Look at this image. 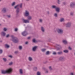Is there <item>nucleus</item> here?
<instances>
[{
    "mask_svg": "<svg viewBox=\"0 0 75 75\" xmlns=\"http://www.w3.org/2000/svg\"><path fill=\"white\" fill-rule=\"evenodd\" d=\"M5 47L6 48H8L10 47V46L7 44H6L5 45Z\"/></svg>",
    "mask_w": 75,
    "mask_h": 75,
    "instance_id": "f3484780",
    "label": "nucleus"
},
{
    "mask_svg": "<svg viewBox=\"0 0 75 75\" xmlns=\"http://www.w3.org/2000/svg\"><path fill=\"white\" fill-rule=\"evenodd\" d=\"M11 37L12 39V41L14 43H18L19 42V40L17 37H15L13 35L11 36Z\"/></svg>",
    "mask_w": 75,
    "mask_h": 75,
    "instance_id": "7ed1b4c3",
    "label": "nucleus"
},
{
    "mask_svg": "<svg viewBox=\"0 0 75 75\" xmlns=\"http://www.w3.org/2000/svg\"><path fill=\"white\" fill-rule=\"evenodd\" d=\"M11 72H12V69L11 68H9L6 70H2L1 71V74H11Z\"/></svg>",
    "mask_w": 75,
    "mask_h": 75,
    "instance_id": "f257e3e1",
    "label": "nucleus"
},
{
    "mask_svg": "<svg viewBox=\"0 0 75 75\" xmlns=\"http://www.w3.org/2000/svg\"><path fill=\"white\" fill-rule=\"evenodd\" d=\"M27 39H28V40L30 39V37H28V38Z\"/></svg>",
    "mask_w": 75,
    "mask_h": 75,
    "instance_id": "5fc2aeb1",
    "label": "nucleus"
},
{
    "mask_svg": "<svg viewBox=\"0 0 75 75\" xmlns=\"http://www.w3.org/2000/svg\"><path fill=\"white\" fill-rule=\"evenodd\" d=\"M26 28H27V27H26Z\"/></svg>",
    "mask_w": 75,
    "mask_h": 75,
    "instance_id": "0e129e2a",
    "label": "nucleus"
},
{
    "mask_svg": "<svg viewBox=\"0 0 75 75\" xmlns=\"http://www.w3.org/2000/svg\"><path fill=\"white\" fill-rule=\"evenodd\" d=\"M64 21V18H61L60 20V22H62V21Z\"/></svg>",
    "mask_w": 75,
    "mask_h": 75,
    "instance_id": "b1692460",
    "label": "nucleus"
},
{
    "mask_svg": "<svg viewBox=\"0 0 75 75\" xmlns=\"http://www.w3.org/2000/svg\"><path fill=\"white\" fill-rule=\"evenodd\" d=\"M52 8H55L56 11L57 13H59V10H60V8H59L57 7L56 6L54 5L52 6Z\"/></svg>",
    "mask_w": 75,
    "mask_h": 75,
    "instance_id": "20e7f679",
    "label": "nucleus"
},
{
    "mask_svg": "<svg viewBox=\"0 0 75 75\" xmlns=\"http://www.w3.org/2000/svg\"><path fill=\"white\" fill-rule=\"evenodd\" d=\"M39 41V42H40V41Z\"/></svg>",
    "mask_w": 75,
    "mask_h": 75,
    "instance_id": "338daca9",
    "label": "nucleus"
},
{
    "mask_svg": "<svg viewBox=\"0 0 75 75\" xmlns=\"http://www.w3.org/2000/svg\"><path fill=\"white\" fill-rule=\"evenodd\" d=\"M26 1H29V0H26Z\"/></svg>",
    "mask_w": 75,
    "mask_h": 75,
    "instance_id": "680f3d73",
    "label": "nucleus"
},
{
    "mask_svg": "<svg viewBox=\"0 0 75 75\" xmlns=\"http://www.w3.org/2000/svg\"><path fill=\"white\" fill-rule=\"evenodd\" d=\"M2 11L4 13H6V12H7V11H6V8H3Z\"/></svg>",
    "mask_w": 75,
    "mask_h": 75,
    "instance_id": "ddd939ff",
    "label": "nucleus"
},
{
    "mask_svg": "<svg viewBox=\"0 0 75 75\" xmlns=\"http://www.w3.org/2000/svg\"><path fill=\"white\" fill-rule=\"evenodd\" d=\"M27 19H25L24 18H22V20L24 23H30V21L29 20H31L32 19V17L31 16L29 15V16H27Z\"/></svg>",
    "mask_w": 75,
    "mask_h": 75,
    "instance_id": "f03ea898",
    "label": "nucleus"
},
{
    "mask_svg": "<svg viewBox=\"0 0 75 75\" xmlns=\"http://www.w3.org/2000/svg\"><path fill=\"white\" fill-rule=\"evenodd\" d=\"M18 6H19V5H16L14 7V8H15V9H16V8H17V7H18Z\"/></svg>",
    "mask_w": 75,
    "mask_h": 75,
    "instance_id": "c85d7f7f",
    "label": "nucleus"
},
{
    "mask_svg": "<svg viewBox=\"0 0 75 75\" xmlns=\"http://www.w3.org/2000/svg\"><path fill=\"white\" fill-rule=\"evenodd\" d=\"M25 44H28V42H25Z\"/></svg>",
    "mask_w": 75,
    "mask_h": 75,
    "instance_id": "4d7b16f0",
    "label": "nucleus"
},
{
    "mask_svg": "<svg viewBox=\"0 0 75 75\" xmlns=\"http://www.w3.org/2000/svg\"><path fill=\"white\" fill-rule=\"evenodd\" d=\"M63 4H64V5H65L66 4V2H63Z\"/></svg>",
    "mask_w": 75,
    "mask_h": 75,
    "instance_id": "c03bdc74",
    "label": "nucleus"
},
{
    "mask_svg": "<svg viewBox=\"0 0 75 75\" xmlns=\"http://www.w3.org/2000/svg\"><path fill=\"white\" fill-rule=\"evenodd\" d=\"M3 53V50H2L0 49V54Z\"/></svg>",
    "mask_w": 75,
    "mask_h": 75,
    "instance_id": "4c0bfd02",
    "label": "nucleus"
},
{
    "mask_svg": "<svg viewBox=\"0 0 75 75\" xmlns=\"http://www.w3.org/2000/svg\"><path fill=\"white\" fill-rule=\"evenodd\" d=\"M62 42L64 44H67V41L66 40H62Z\"/></svg>",
    "mask_w": 75,
    "mask_h": 75,
    "instance_id": "2eb2a0df",
    "label": "nucleus"
},
{
    "mask_svg": "<svg viewBox=\"0 0 75 75\" xmlns=\"http://www.w3.org/2000/svg\"><path fill=\"white\" fill-rule=\"evenodd\" d=\"M47 14H50V12L49 11H47Z\"/></svg>",
    "mask_w": 75,
    "mask_h": 75,
    "instance_id": "8fccbe9b",
    "label": "nucleus"
},
{
    "mask_svg": "<svg viewBox=\"0 0 75 75\" xmlns=\"http://www.w3.org/2000/svg\"><path fill=\"white\" fill-rule=\"evenodd\" d=\"M20 12V8H17L16 10V12L17 13L16 14V17H17L18 16V13Z\"/></svg>",
    "mask_w": 75,
    "mask_h": 75,
    "instance_id": "0eeeda50",
    "label": "nucleus"
},
{
    "mask_svg": "<svg viewBox=\"0 0 75 75\" xmlns=\"http://www.w3.org/2000/svg\"><path fill=\"white\" fill-rule=\"evenodd\" d=\"M59 0H58V2H57V3H58V4H60V3H59Z\"/></svg>",
    "mask_w": 75,
    "mask_h": 75,
    "instance_id": "de8ad7c7",
    "label": "nucleus"
},
{
    "mask_svg": "<svg viewBox=\"0 0 75 75\" xmlns=\"http://www.w3.org/2000/svg\"><path fill=\"white\" fill-rule=\"evenodd\" d=\"M45 68H43L44 69H45Z\"/></svg>",
    "mask_w": 75,
    "mask_h": 75,
    "instance_id": "e2e57ef3",
    "label": "nucleus"
},
{
    "mask_svg": "<svg viewBox=\"0 0 75 75\" xmlns=\"http://www.w3.org/2000/svg\"><path fill=\"white\" fill-rule=\"evenodd\" d=\"M70 75H74V73H71L70 74Z\"/></svg>",
    "mask_w": 75,
    "mask_h": 75,
    "instance_id": "603ef678",
    "label": "nucleus"
},
{
    "mask_svg": "<svg viewBox=\"0 0 75 75\" xmlns=\"http://www.w3.org/2000/svg\"><path fill=\"white\" fill-rule=\"evenodd\" d=\"M18 5H19L20 8H22V6H23L22 3L21 4H18Z\"/></svg>",
    "mask_w": 75,
    "mask_h": 75,
    "instance_id": "7c9ffc66",
    "label": "nucleus"
},
{
    "mask_svg": "<svg viewBox=\"0 0 75 75\" xmlns=\"http://www.w3.org/2000/svg\"><path fill=\"white\" fill-rule=\"evenodd\" d=\"M1 34L3 36H5L6 35V33L4 32H2Z\"/></svg>",
    "mask_w": 75,
    "mask_h": 75,
    "instance_id": "a211bd4d",
    "label": "nucleus"
},
{
    "mask_svg": "<svg viewBox=\"0 0 75 75\" xmlns=\"http://www.w3.org/2000/svg\"><path fill=\"white\" fill-rule=\"evenodd\" d=\"M73 68H75V66H73Z\"/></svg>",
    "mask_w": 75,
    "mask_h": 75,
    "instance_id": "6e6d98bb",
    "label": "nucleus"
},
{
    "mask_svg": "<svg viewBox=\"0 0 75 75\" xmlns=\"http://www.w3.org/2000/svg\"><path fill=\"white\" fill-rule=\"evenodd\" d=\"M41 30L43 33L45 31V30L44 28V27H41Z\"/></svg>",
    "mask_w": 75,
    "mask_h": 75,
    "instance_id": "dca6fc26",
    "label": "nucleus"
},
{
    "mask_svg": "<svg viewBox=\"0 0 75 75\" xmlns=\"http://www.w3.org/2000/svg\"><path fill=\"white\" fill-rule=\"evenodd\" d=\"M22 34L23 36H26L28 33L26 31H25L23 32H22Z\"/></svg>",
    "mask_w": 75,
    "mask_h": 75,
    "instance_id": "6e6552de",
    "label": "nucleus"
},
{
    "mask_svg": "<svg viewBox=\"0 0 75 75\" xmlns=\"http://www.w3.org/2000/svg\"><path fill=\"white\" fill-rule=\"evenodd\" d=\"M6 16L8 18H10L11 17V16L10 15H7Z\"/></svg>",
    "mask_w": 75,
    "mask_h": 75,
    "instance_id": "ea45409f",
    "label": "nucleus"
},
{
    "mask_svg": "<svg viewBox=\"0 0 75 75\" xmlns=\"http://www.w3.org/2000/svg\"><path fill=\"white\" fill-rule=\"evenodd\" d=\"M41 51L42 52H45V51H46V49H41Z\"/></svg>",
    "mask_w": 75,
    "mask_h": 75,
    "instance_id": "393cba45",
    "label": "nucleus"
},
{
    "mask_svg": "<svg viewBox=\"0 0 75 75\" xmlns=\"http://www.w3.org/2000/svg\"><path fill=\"white\" fill-rule=\"evenodd\" d=\"M49 69L50 71H52V68H51V66H50L49 67Z\"/></svg>",
    "mask_w": 75,
    "mask_h": 75,
    "instance_id": "f704fd0d",
    "label": "nucleus"
},
{
    "mask_svg": "<svg viewBox=\"0 0 75 75\" xmlns=\"http://www.w3.org/2000/svg\"><path fill=\"white\" fill-rule=\"evenodd\" d=\"M54 16L55 17H58V15H57V13H55Z\"/></svg>",
    "mask_w": 75,
    "mask_h": 75,
    "instance_id": "72a5a7b5",
    "label": "nucleus"
},
{
    "mask_svg": "<svg viewBox=\"0 0 75 75\" xmlns=\"http://www.w3.org/2000/svg\"><path fill=\"white\" fill-rule=\"evenodd\" d=\"M63 52H64V53H68V50H64Z\"/></svg>",
    "mask_w": 75,
    "mask_h": 75,
    "instance_id": "5701e85b",
    "label": "nucleus"
},
{
    "mask_svg": "<svg viewBox=\"0 0 75 75\" xmlns=\"http://www.w3.org/2000/svg\"><path fill=\"white\" fill-rule=\"evenodd\" d=\"M57 53H56V52H53V55H55V54H56Z\"/></svg>",
    "mask_w": 75,
    "mask_h": 75,
    "instance_id": "49530a36",
    "label": "nucleus"
},
{
    "mask_svg": "<svg viewBox=\"0 0 75 75\" xmlns=\"http://www.w3.org/2000/svg\"><path fill=\"white\" fill-rule=\"evenodd\" d=\"M65 57H60L59 58V60L61 61H65Z\"/></svg>",
    "mask_w": 75,
    "mask_h": 75,
    "instance_id": "423d86ee",
    "label": "nucleus"
},
{
    "mask_svg": "<svg viewBox=\"0 0 75 75\" xmlns=\"http://www.w3.org/2000/svg\"><path fill=\"white\" fill-rule=\"evenodd\" d=\"M42 19H39V22L40 23H42Z\"/></svg>",
    "mask_w": 75,
    "mask_h": 75,
    "instance_id": "a19ab883",
    "label": "nucleus"
},
{
    "mask_svg": "<svg viewBox=\"0 0 75 75\" xmlns=\"http://www.w3.org/2000/svg\"><path fill=\"white\" fill-rule=\"evenodd\" d=\"M14 31H18V28H15Z\"/></svg>",
    "mask_w": 75,
    "mask_h": 75,
    "instance_id": "c9c22d12",
    "label": "nucleus"
},
{
    "mask_svg": "<svg viewBox=\"0 0 75 75\" xmlns=\"http://www.w3.org/2000/svg\"><path fill=\"white\" fill-rule=\"evenodd\" d=\"M75 6V3L72 2L70 4V6L72 8L74 7Z\"/></svg>",
    "mask_w": 75,
    "mask_h": 75,
    "instance_id": "1a4fd4ad",
    "label": "nucleus"
},
{
    "mask_svg": "<svg viewBox=\"0 0 75 75\" xmlns=\"http://www.w3.org/2000/svg\"><path fill=\"white\" fill-rule=\"evenodd\" d=\"M37 46H34L32 48V51H36V50H37Z\"/></svg>",
    "mask_w": 75,
    "mask_h": 75,
    "instance_id": "4468645a",
    "label": "nucleus"
},
{
    "mask_svg": "<svg viewBox=\"0 0 75 75\" xmlns=\"http://www.w3.org/2000/svg\"><path fill=\"white\" fill-rule=\"evenodd\" d=\"M57 32L58 34L61 35L63 33V30L61 29H58L57 30Z\"/></svg>",
    "mask_w": 75,
    "mask_h": 75,
    "instance_id": "39448f33",
    "label": "nucleus"
},
{
    "mask_svg": "<svg viewBox=\"0 0 75 75\" xmlns=\"http://www.w3.org/2000/svg\"><path fill=\"white\" fill-rule=\"evenodd\" d=\"M3 0H0V1H2Z\"/></svg>",
    "mask_w": 75,
    "mask_h": 75,
    "instance_id": "052dcab7",
    "label": "nucleus"
},
{
    "mask_svg": "<svg viewBox=\"0 0 75 75\" xmlns=\"http://www.w3.org/2000/svg\"><path fill=\"white\" fill-rule=\"evenodd\" d=\"M33 42H37V40L35 39H33Z\"/></svg>",
    "mask_w": 75,
    "mask_h": 75,
    "instance_id": "2f4dec72",
    "label": "nucleus"
},
{
    "mask_svg": "<svg viewBox=\"0 0 75 75\" xmlns=\"http://www.w3.org/2000/svg\"><path fill=\"white\" fill-rule=\"evenodd\" d=\"M37 75H40L41 74L40 73L39 71H38L37 73Z\"/></svg>",
    "mask_w": 75,
    "mask_h": 75,
    "instance_id": "58836bf2",
    "label": "nucleus"
},
{
    "mask_svg": "<svg viewBox=\"0 0 75 75\" xmlns=\"http://www.w3.org/2000/svg\"><path fill=\"white\" fill-rule=\"evenodd\" d=\"M69 50H72V49L71 48V47H69Z\"/></svg>",
    "mask_w": 75,
    "mask_h": 75,
    "instance_id": "09e8293b",
    "label": "nucleus"
},
{
    "mask_svg": "<svg viewBox=\"0 0 75 75\" xmlns=\"http://www.w3.org/2000/svg\"><path fill=\"white\" fill-rule=\"evenodd\" d=\"M16 4V2H14L12 4L11 6H14V5Z\"/></svg>",
    "mask_w": 75,
    "mask_h": 75,
    "instance_id": "a878e982",
    "label": "nucleus"
},
{
    "mask_svg": "<svg viewBox=\"0 0 75 75\" xmlns=\"http://www.w3.org/2000/svg\"><path fill=\"white\" fill-rule=\"evenodd\" d=\"M18 49L19 50H21L22 49H23V47L21 46H19Z\"/></svg>",
    "mask_w": 75,
    "mask_h": 75,
    "instance_id": "412c9836",
    "label": "nucleus"
},
{
    "mask_svg": "<svg viewBox=\"0 0 75 75\" xmlns=\"http://www.w3.org/2000/svg\"><path fill=\"white\" fill-rule=\"evenodd\" d=\"M13 65V62H10L8 64L9 65Z\"/></svg>",
    "mask_w": 75,
    "mask_h": 75,
    "instance_id": "473e14b6",
    "label": "nucleus"
},
{
    "mask_svg": "<svg viewBox=\"0 0 75 75\" xmlns=\"http://www.w3.org/2000/svg\"><path fill=\"white\" fill-rule=\"evenodd\" d=\"M9 36H10V35H9V34H8L7 35H6V37L8 38V37H9Z\"/></svg>",
    "mask_w": 75,
    "mask_h": 75,
    "instance_id": "37998d69",
    "label": "nucleus"
},
{
    "mask_svg": "<svg viewBox=\"0 0 75 75\" xmlns=\"http://www.w3.org/2000/svg\"><path fill=\"white\" fill-rule=\"evenodd\" d=\"M50 54V51H47L46 53V55H49Z\"/></svg>",
    "mask_w": 75,
    "mask_h": 75,
    "instance_id": "cd10ccee",
    "label": "nucleus"
},
{
    "mask_svg": "<svg viewBox=\"0 0 75 75\" xmlns=\"http://www.w3.org/2000/svg\"><path fill=\"white\" fill-rule=\"evenodd\" d=\"M0 25H1V24H0Z\"/></svg>",
    "mask_w": 75,
    "mask_h": 75,
    "instance_id": "69168bd1",
    "label": "nucleus"
},
{
    "mask_svg": "<svg viewBox=\"0 0 75 75\" xmlns=\"http://www.w3.org/2000/svg\"><path fill=\"white\" fill-rule=\"evenodd\" d=\"M48 9H49V8H48Z\"/></svg>",
    "mask_w": 75,
    "mask_h": 75,
    "instance_id": "774afa93",
    "label": "nucleus"
},
{
    "mask_svg": "<svg viewBox=\"0 0 75 75\" xmlns=\"http://www.w3.org/2000/svg\"><path fill=\"white\" fill-rule=\"evenodd\" d=\"M3 59L4 62H6L7 61V59L6 58H3Z\"/></svg>",
    "mask_w": 75,
    "mask_h": 75,
    "instance_id": "bb28decb",
    "label": "nucleus"
},
{
    "mask_svg": "<svg viewBox=\"0 0 75 75\" xmlns=\"http://www.w3.org/2000/svg\"><path fill=\"white\" fill-rule=\"evenodd\" d=\"M9 57H10V58H13V56L10 55L9 56Z\"/></svg>",
    "mask_w": 75,
    "mask_h": 75,
    "instance_id": "a18cd8bd",
    "label": "nucleus"
},
{
    "mask_svg": "<svg viewBox=\"0 0 75 75\" xmlns=\"http://www.w3.org/2000/svg\"><path fill=\"white\" fill-rule=\"evenodd\" d=\"M56 45L57 46V50H59V51H60L61 48L62 47H61L60 45H59L57 44Z\"/></svg>",
    "mask_w": 75,
    "mask_h": 75,
    "instance_id": "9b49d317",
    "label": "nucleus"
},
{
    "mask_svg": "<svg viewBox=\"0 0 75 75\" xmlns=\"http://www.w3.org/2000/svg\"><path fill=\"white\" fill-rule=\"evenodd\" d=\"M3 30H4V31H6L7 30V29L6 28H4Z\"/></svg>",
    "mask_w": 75,
    "mask_h": 75,
    "instance_id": "e433bc0d",
    "label": "nucleus"
},
{
    "mask_svg": "<svg viewBox=\"0 0 75 75\" xmlns=\"http://www.w3.org/2000/svg\"><path fill=\"white\" fill-rule=\"evenodd\" d=\"M70 15L71 16H73V13H70Z\"/></svg>",
    "mask_w": 75,
    "mask_h": 75,
    "instance_id": "864d4df0",
    "label": "nucleus"
},
{
    "mask_svg": "<svg viewBox=\"0 0 75 75\" xmlns=\"http://www.w3.org/2000/svg\"><path fill=\"white\" fill-rule=\"evenodd\" d=\"M48 71H47L46 73H48Z\"/></svg>",
    "mask_w": 75,
    "mask_h": 75,
    "instance_id": "bf43d9fd",
    "label": "nucleus"
},
{
    "mask_svg": "<svg viewBox=\"0 0 75 75\" xmlns=\"http://www.w3.org/2000/svg\"><path fill=\"white\" fill-rule=\"evenodd\" d=\"M15 54H18V51H16L14 52Z\"/></svg>",
    "mask_w": 75,
    "mask_h": 75,
    "instance_id": "79ce46f5",
    "label": "nucleus"
},
{
    "mask_svg": "<svg viewBox=\"0 0 75 75\" xmlns=\"http://www.w3.org/2000/svg\"><path fill=\"white\" fill-rule=\"evenodd\" d=\"M33 69L34 71H36L37 70V67H34L33 68Z\"/></svg>",
    "mask_w": 75,
    "mask_h": 75,
    "instance_id": "c756f323",
    "label": "nucleus"
},
{
    "mask_svg": "<svg viewBox=\"0 0 75 75\" xmlns=\"http://www.w3.org/2000/svg\"><path fill=\"white\" fill-rule=\"evenodd\" d=\"M28 59L29 61H33V59L31 57H29L28 58Z\"/></svg>",
    "mask_w": 75,
    "mask_h": 75,
    "instance_id": "4be33fe9",
    "label": "nucleus"
},
{
    "mask_svg": "<svg viewBox=\"0 0 75 75\" xmlns=\"http://www.w3.org/2000/svg\"><path fill=\"white\" fill-rule=\"evenodd\" d=\"M71 25V23L68 22L66 24V27H70Z\"/></svg>",
    "mask_w": 75,
    "mask_h": 75,
    "instance_id": "9d476101",
    "label": "nucleus"
},
{
    "mask_svg": "<svg viewBox=\"0 0 75 75\" xmlns=\"http://www.w3.org/2000/svg\"><path fill=\"white\" fill-rule=\"evenodd\" d=\"M0 42H2V41L1 40L0 41Z\"/></svg>",
    "mask_w": 75,
    "mask_h": 75,
    "instance_id": "13d9d810",
    "label": "nucleus"
},
{
    "mask_svg": "<svg viewBox=\"0 0 75 75\" xmlns=\"http://www.w3.org/2000/svg\"><path fill=\"white\" fill-rule=\"evenodd\" d=\"M19 72L21 74H23V70L21 69H20L19 70Z\"/></svg>",
    "mask_w": 75,
    "mask_h": 75,
    "instance_id": "6ab92c4d",
    "label": "nucleus"
},
{
    "mask_svg": "<svg viewBox=\"0 0 75 75\" xmlns=\"http://www.w3.org/2000/svg\"><path fill=\"white\" fill-rule=\"evenodd\" d=\"M47 62H47V61H46V62H44V64H46V63H47Z\"/></svg>",
    "mask_w": 75,
    "mask_h": 75,
    "instance_id": "3c124183",
    "label": "nucleus"
},
{
    "mask_svg": "<svg viewBox=\"0 0 75 75\" xmlns=\"http://www.w3.org/2000/svg\"><path fill=\"white\" fill-rule=\"evenodd\" d=\"M57 54H59V55H61L63 54L62 52L60 51L59 52H57Z\"/></svg>",
    "mask_w": 75,
    "mask_h": 75,
    "instance_id": "aec40b11",
    "label": "nucleus"
},
{
    "mask_svg": "<svg viewBox=\"0 0 75 75\" xmlns=\"http://www.w3.org/2000/svg\"><path fill=\"white\" fill-rule=\"evenodd\" d=\"M29 12L27 11H26L25 13V16L26 17H28L29 16Z\"/></svg>",
    "mask_w": 75,
    "mask_h": 75,
    "instance_id": "f8f14e48",
    "label": "nucleus"
}]
</instances>
